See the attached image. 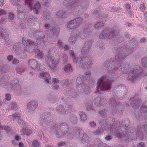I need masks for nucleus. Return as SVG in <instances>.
<instances>
[{
	"label": "nucleus",
	"instance_id": "4c0bfd02",
	"mask_svg": "<svg viewBox=\"0 0 147 147\" xmlns=\"http://www.w3.org/2000/svg\"><path fill=\"white\" fill-rule=\"evenodd\" d=\"M103 129L98 127L97 130L93 132V133L95 135H100L103 133Z\"/></svg>",
	"mask_w": 147,
	"mask_h": 147
},
{
	"label": "nucleus",
	"instance_id": "6e6552de",
	"mask_svg": "<svg viewBox=\"0 0 147 147\" xmlns=\"http://www.w3.org/2000/svg\"><path fill=\"white\" fill-rule=\"evenodd\" d=\"M68 0H65L63 2V4L67 6V8L71 12L79 11L81 10L82 7L80 5L77 3H72L69 5L68 3Z\"/></svg>",
	"mask_w": 147,
	"mask_h": 147
},
{
	"label": "nucleus",
	"instance_id": "a211bd4d",
	"mask_svg": "<svg viewBox=\"0 0 147 147\" xmlns=\"http://www.w3.org/2000/svg\"><path fill=\"white\" fill-rule=\"evenodd\" d=\"M138 108V111L140 109L142 115L144 117L147 114V100L144 102L140 108L138 107L137 109Z\"/></svg>",
	"mask_w": 147,
	"mask_h": 147
},
{
	"label": "nucleus",
	"instance_id": "c03bdc74",
	"mask_svg": "<svg viewBox=\"0 0 147 147\" xmlns=\"http://www.w3.org/2000/svg\"><path fill=\"white\" fill-rule=\"evenodd\" d=\"M10 108L12 110H16L18 108V105L15 102H13L10 104Z\"/></svg>",
	"mask_w": 147,
	"mask_h": 147
},
{
	"label": "nucleus",
	"instance_id": "f8f14e48",
	"mask_svg": "<svg viewBox=\"0 0 147 147\" xmlns=\"http://www.w3.org/2000/svg\"><path fill=\"white\" fill-rule=\"evenodd\" d=\"M38 102L35 100H31L27 104V110L30 114H33L38 106Z\"/></svg>",
	"mask_w": 147,
	"mask_h": 147
},
{
	"label": "nucleus",
	"instance_id": "20e7f679",
	"mask_svg": "<svg viewBox=\"0 0 147 147\" xmlns=\"http://www.w3.org/2000/svg\"><path fill=\"white\" fill-rule=\"evenodd\" d=\"M111 85V80L107 76L99 79L97 83V89L98 91L109 90Z\"/></svg>",
	"mask_w": 147,
	"mask_h": 147
},
{
	"label": "nucleus",
	"instance_id": "774afa93",
	"mask_svg": "<svg viewBox=\"0 0 147 147\" xmlns=\"http://www.w3.org/2000/svg\"><path fill=\"white\" fill-rule=\"evenodd\" d=\"M99 114L102 116H105L106 114V111L105 110H102L99 112Z\"/></svg>",
	"mask_w": 147,
	"mask_h": 147
},
{
	"label": "nucleus",
	"instance_id": "e2e57ef3",
	"mask_svg": "<svg viewBox=\"0 0 147 147\" xmlns=\"http://www.w3.org/2000/svg\"><path fill=\"white\" fill-rule=\"evenodd\" d=\"M50 14L49 13H46L44 16L45 18L46 19L49 20L51 18Z\"/></svg>",
	"mask_w": 147,
	"mask_h": 147
},
{
	"label": "nucleus",
	"instance_id": "1a4fd4ad",
	"mask_svg": "<svg viewBox=\"0 0 147 147\" xmlns=\"http://www.w3.org/2000/svg\"><path fill=\"white\" fill-rule=\"evenodd\" d=\"M75 136L77 137H80L82 143H87L90 141L89 137L80 128H77Z\"/></svg>",
	"mask_w": 147,
	"mask_h": 147
},
{
	"label": "nucleus",
	"instance_id": "72a5a7b5",
	"mask_svg": "<svg viewBox=\"0 0 147 147\" xmlns=\"http://www.w3.org/2000/svg\"><path fill=\"white\" fill-rule=\"evenodd\" d=\"M130 67L129 65H126L125 67H123L120 70L124 74H126L129 70Z\"/></svg>",
	"mask_w": 147,
	"mask_h": 147
},
{
	"label": "nucleus",
	"instance_id": "7ed1b4c3",
	"mask_svg": "<svg viewBox=\"0 0 147 147\" xmlns=\"http://www.w3.org/2000/svg\"><path fill=\"white\" fill-rule=\"evenodd\" d=\"M74 63H76V65L79 67H82L84 69L90 68V66L92 63L91 57L86 56L83 58L75 57L73 59Z\"/></svg>",
	"mask_w": 147,
	"mask_h": 147
},
{
	"label": "nucleus",
	"instance_id": "37998d69",
	"mask_svg": "<svg viewBox=\"0 0 147 147\" xmlns=\"http://www.w3.org/2000/svg\"><path fill=\"white\" fill-rule=\"evenodd\" d=\"M57 45L59 49H62L64 46L63 43L61 40H59L57 41Z\"/></svg>",
	"mask_w": 147,
	"mask_h": 147
},
{
	"label": "nucleus",
	"instance_id": "0e129e2a",
	"mask_svg": "<svg viewBox=\"0 0 147 147\" xmlns=\"http://www.w3.org/2000/svg\"><path fill=\"white\" fill-rule=\"evenodd\" d=\"M68 83V80L67 79H65L62 81V85L63 86L67 85Z\"/></svg>",
	"mask_w": 147,
	"mask_h": 147
},
{
	"label": "nucleus",
	"instance_id": "b1692460",
	"mask_svg": "<svg viewBox=\"0 0 147 147\" xmlns=\"http://www.w3.org/2000/svg\"><path fill=\"white\" fill-rule=\"evenodd\" d=\"M21 48V46H19L16 48L14 47L15 53L16 54L20 55V57L26 56L25 49H24L23 51H22Z\"/></svg>",
	"mask_w": 147,
	"mask_h": 147
},
{
	"label": "nucleus",
	"instance_id": "69168bd1",
	"mask_svg": "<svg viewBox=\"0 0 147 147\" xmlns=\"http://www.w3.org/2000/svg\"><path fill=\"white\" fill-rule=\"evenodd\" d=\"M52 80L53 84H57L59 82V81L58 79L55 78H53Z\"/></svg>",
	"mask_w": 147,
	"mask_h": 147
},
{
	"label": "nucleus",
	"instance_id": "7c9ffc66",
	"mask_svg": "<svg viewBox=\"0 0 147 147\" xmlns=\"http://www.w3.org/2000/svg\"><path fill=\"white\" fill-rule=\"evenodd\" d=\"M80 119L82 121H86L88 119V117L86 114L83 112H81L80 113Z\"/></svg>",
	"mask_w": 147,
	"mask_h": 147
},
{
	"label": "nucleus",
	"instance_id": "cd10ccee",
	"mask_svg": "<svg viewBox=\"0 0 147 147\" xmlns=\"http://www.w3.org/2000/svg\"><path fill=\"white\" fill-rule=\"evenodd\" d=\"M37 62L35 59H32L30 60L28 63V65L31 67L35 71L37 68Z\"/></svg>",
	"mask_w": 147,
	"mask_h": 147
},
{
	"label": "nucleus",
	"instance_id": "bf43d9fd",
	"mask_svg": "<svg viewBox=\"0 0 147 147\" xmlns=\"http://www.w3.org/2000/svg\"><path fill=\"white\" fill-rule=\"evenodd\" d=\"M89 125L91 127L94 128L96 126V124L95 122L91 121L89 122Z\"/></svg>",
	"mask_w": 147,
	"mask_h": 147
},
{
	"label": "nucleus",
	"instance_id": "6ab92c4d",
	"mask_svg": "<svg viewBox=\"0 0 147 147\" xmlns=\"http://www.w3.org/2000/svg\"><path fill=\"white\" fill-rule=\"evenodd\" d=\"M22 113V112L20 111L16 113L13 115V117L17 121L19 124L20 125H23L24 123H25L21 119V114Z\"/></svg>",
	"mask_w": 147,
	"mask_h": 147
},
{
	"label": "nucleus",
	"instance_id": "8fccbe9b",
	"mask_svg": "<svg viewBox=\"0 0 147 147\" xmlns=\"http://www.w3.org/2000/svg\"><path fill=\"white\" fill-rule=\"evenodd\" d=\"M141 62L142 65L145 67H147V57H144L142 59Z\"/></svg>",
	"mask_w": 147,
	"mask_h": 147
},
{
	"label": "nucleus",
	"instance_id": "c85d7f7f",
	"mask_svg": "<svg viewBox=\"0 0 147 147\" xmlns=\"http://www.w3.org/2000/svg\"><path fill=\"white\" fill-rule=\"evenodd\" d=\"M40 5L38 2L34 4L33 9L34 12L36 14H38L39 13L40 9Z\"/></svg>",
	"mask_w": 147,
	"mask_h": 147
},
{
	"label": "nucleus",
	"instance_id": "ea45409f",
	"mask_svg": "<svg viewBox=\"0 0 147 147\" xmlns=\"http://www.w3.org/2000/svg\"><path fill=\"white\" fill-rule=\"evenodd\" d=\"M111 105L113 107L116 108L118 105V103L116 102V100L113 98H111L110 101Z\"/></svg>",
	"mask_w": 147,
	"mask_h": 147
},
{
	"label": "nucleus",
	"instance_id": "f704fd0d",
	"mask_svg": "<svg viewBox=\"0 0 147 147\" xmlns=\"http://www.w3.org/2000/svg\"><path fill=\"white\" fill-rule=\"evenodd\" d=\"M89 26H88L87 27H86L87 30H85L84 31V32L80 36V37L82 39H84L88 35V30L89 29Z\"/></svg>",
	"mask_w": 147,
	"mask_h": 147
},
{
	"label": "nucleus",
	"instance_id": "5fc2aeb1",
	"mask_svg": "<svg viewBox=\"0 0 147 147\" xmlns=\"http://www.w3.org/2000/svg\"><path fill=\"white\" fill-rule=\"evenodd\" d=\"M86 109L88 111H93L94 110V109H93V108L92 107V105L91 104L90 105L88 104H86Z\"/></svg>",
	"mask_w": 147,
	"mask_h": 147
},
{
	"label": "nucleus",
	"instance_id": "09e8293b",
	"mask_svg": "<svg viewBox=\"0 0 147 147\" xmlns=\"http://www.w3.org/2000/svg\"><path fill=\"white\" fill-rule=\"evenodd\" d=\"M140 111H137V109L135 110V111L134 112V117L136 118L138 120L140 119V115L139 114Z\"/></svg>",
	"mask_w": 147,
	"mask_h": 147
},
{
	"label": "nucleus",
	"instance_id": "4d7b16f0",
	"mask_svg": "<svg viewBox=\"0 0 147 147\" xmlns=\"http://www.w3.org/2000/svg\"><path fill=\"white\" fill-rule=\"evenodd\" d=\"M105 47L104 46H102V47L99 48L97 50L98 51H100V55H102L103 53V51L105 49Z\"/></svg>",
	"mask_w": 147,
	"mask_h": 147
},
{
	"label": "nucleus",
	"instance_id": "4468645a",
	"mask_svg": "<svg viewBox=\"0 0 147 147\" xmlns=\"http://www.w3.org/2000/svg\"><path fill=\"white\" fill-rule=\"evenodd\" d=\"M39 36L37 39L36 44L37 45H40L43 46L45 43L46 39L45 38V36L42 31H41L38 34Z\"/></svg>",
	"mask_w": 147,
	"mask_h": 147
},
{
	"label": "nucleus",
	"instance_id": "ddd939ff",
	"mask_svg": "<svg viewBox=\"0 0 147 147\" xmlns=\"http://www.w3.org/2000/svg\"><path fill=\"white\" fill-rule=\"evenodd\" d=\"M21 125L23 126V127L21 130L20 131L24 135L29 136L32 133V131L31 130V129L26 123H25V124L24 123L23 125L22 124Z\"/></svg>",
	"mask_w": 147,
	"mask_h": 147
},
{
	"label": "nucleus",
	"instance_id": "58836bf2",
	"mask_svg": "<svg viewBox=\"0 0 147 147\" xmlns=\"http://www.w3.org/2000/svg\"><path fill=\"white\" fill-rule=\"evenodd\" d=\"M37 19L36 18H34L32 15H29L28 18V21L30 23L34 22L35 21H37Z\"/></svg>",
	"mask_w": 147,
	"mask_h": 147
},
{
	"label": "nucleus",
	"instance_id": "a19ab883",
	"mask_svg": "<svg viewBox=\"0 0 147 147\" xmlns=\"http://www.w3.org/2000/svg\"><path fill=\"white\" fill-rule=\"evenodd\" d=\"M131 42V47L133 49H134L137 47L138 46V43L136 41H135V40L133 39L130 41Z\"/></svg>",
	"mask_w": 147,
	"mask_h": 147
},
{
	"label": "nucleus",
	"instance_id": "412c9836",
	"mask_svg": "<svg viewBox=\"0 0 147 147\" xmlns=\"http://www.w3.org/2000/svg\"><path fill=\"white\" fill-rule=\"evenodd\" d=\"M40 119L46 124H48L52 121H51L50 116L46 113L42 114L41 115Z\"/></svg>",
	"mask_w": 147,
	"mask_h": 147
},
{
	"label": "nucleus",
	"instance_id": "9b49d317",
	"mask_svg": "<svg viewBox=\"0 0 147 147\" xmlns=\"http://www.w3.org/2000/svg\"><path fill=\"white\" fill-rule=\"evenodd\" d=\"M118 32V30L117 29L115 28V29L111 31L109 34V31L106 29H104L103 31L102 34L99 36V38L100 39H105L107 38L109 39L111 38V36L114 34L112 36L116 35Z\"/></svg>",
	"mask_w": 147,
	"mask_h": 147
},
{
	"label": "nucleus",
	"instance_id": "f3484780",
	"mask_svg": "<svg viewBox=\"0 0 147 147\" xmlns=\"http://www.w3.org/2000/svg\"><path fill=\"white\" fill-rule=\"evenodd\" d=\"M86 81V77L84 76H80L78 77L76 79V83L79 87H83L85 85Z\"/></svg>",
	"mask_w": 147,
	"mask_h": 147
},
{
	"label": "nucleus",
	"instance_id": "9d476101",
	"mask_svg": "<svg viewBox=\"0 0 147 147\" xmlns=\"http://www.w3.org/2000/svg\"><path fill=\"white\" fill-rule=\"evenodd\" d=\"M68 131L67 125L64 123H62L57 127L56 135L57 137L59 138L64 136Z\"/></svg>",
	"mask_w": 147,
	"mask_h": 147
},
{
	"label": "nucleus",
	"instance_id": "2eb2a0df",
	"mask_svg": "<svg viewBox=\"0 0 147 147\" xmlns=\"http://www.w3.org/2000/svg\"><path fill=\"white\" fill-rule=\"evenodd\" d=\"M92 43V41L90 40H87L86 42L81 50L82 53L86 54L88 53L91 47Z\"/></svg>",
	"mask_w": 147,
	"mask_h": 147
},
{
	"label": "nucleus",
	"instance_id": "680f3d73",
	"mask_svg": "<svg viewBox=\"0 0 147 147\" xmlns=\"http://www.w3.org/2000/svg\"><path fill=\"white\" fill-rule=\"evenodd\" d=\"M14 18V14L12 12H10L9 14V19L10 20H13Z\"/></svg>",
	"mask_w": 147,
	"mask_h": 147
},
{
	"label": "nucleus",
	"instance_id": "3c124183",
	"mask_svg": "<svg viewBox=\"0 0 147 147\" xmlns=\"http://www.w3.org/2000/svg\"><path fill=\"white\" fill-rule=\"evenodd\" d=\"M70 121L72 123H76L77 121V117L74 115H72L70 118Z\"/></svg>",
	"mask_w": 147,
	"mask_h": 147
},
{
	"label": "nucleus",
	"instance_id": "5701e85b",
	"mask_svg": "<svg viewBox=\"0 0 147 147\" xmlns=\"http://www.w3.org/2000/svg\"><path fill=\"white\" fill-rule=\"evenodd\" d=\"M22 41L23 44L25 46H30L32 47V46H34V48L35 49L37 48L36 46L34 45V42L31 40H26L25 38H23L22 39Z\"/></svg>",
	"mask_w": 147,
	"mask_h": 147
},
{
	"label": "nucleus",
	"instance_id": "864d4df0",
	"mask_svg": "<svg viewBox=\"0 0 147 147\" xmlns=\"http://www.w3.org/2000/svg\"><path fill=\"white\" fill-rule=\"evenodd\" d=\"M141 102V99H140L139 98L137 99V100H135L134 107H137L138 106V105H139L140 103Z\"/></svg>",
	"mask_w": 147,
	"mask_h": 147
},
{
	"label": "nucleus",
	"instance_id": "4be33fe9",
	"mask_svg": "<svg viewBox=\"0 0 147 147\" xmlns=\"http://www.w3.org/2000/svg\"><path fill=\"white\" fill-rule=\"evenodd\" d=\"M51 29L50 33L55 36H56L60 32L59 28L57 25L52 26Z\"/></svg>",
	"mask_w": 147,
	"mask_h": 147
},
{
	"label": "nucleus",
	"instance_id": "473e14b6",
	"mask_svg": "<svg viewBox=\"0 0 147 147\" xmlns=\"http://www.w3.org/2000/svg\"><path fill=\"white\" fill-rule=\"evenodd\" d=\"M67 92L69 96L73 98H75L78 95L77 93L73 90H69Z\"/></svg>",
	"mask_w": 147,
	"mask_h": 147
},
{
	"label": "nucleus",
	"instance_id": "79ce46f5",
	"mask_svg": "<svg viewBox=\"0 0 147 147\" xmlns=\"http://www.w3.org/2000/svg\"><path fill=\"white\" fill-rule=\"evenodd\" d=\"M25 68L24 67L19 66L17 68V71L18 73L20 74L25 71Z\"/></svg>",
	"mask_w": 147,
	"mask_h": 147
},
{
	"label": "nucleus",
	"instance_id": "6e6d98bb",
	"mask_svg": "<svg viewBox=\"0 0 147 147\" xmlns=\"http://www.w3.org/2000/svg\"><path fill=\"white\" fill-rule=\"evenodd\" d=\"M41 3L45 6H48L49 5L48 0H41Z\"/></svg>",
	"mask_w": 147,
	"mask_h": 147
},
{
	"label": "nucleus",
	"instance_id": "2f4dec72",
	"mask_svg": "<svg viewBox=\"0 0 147 147\" xmlns=\"http://www.w3.org/2000/svg\"><path fill=\"white\" fill-rule=\"evenodd\" d=\"M45 65L43 63H40L38 65H37L35 71H42L45 70Z\"/></svg>",
	"mask_w": 147,
	"mask_h": 147
},
{
	"label": "nucleus",
	"instance_id": "603ef678",
	"mask_svg": "<svg viewBox=\"0 0 147 147\" xmlns=\"http://www.w3.org/2000/svg\"><path fill=\"white\" fill-rule=\"evenodd\" d=\"M24 7L23 5L19 6L17 8V11L18 13H21L24 11Z\"/></svg>",
	"mask_w": 147,
	"mask_h": 147
},
{
	"label": "nucleus",
	"instance_id": "bb28decb",
	"mask_svg": "<svg viewBox=\"0 0 147 147\" xmlns=\"http://www.w3.org/2000/svg\"><path fill=\"white\" fill-rule=\"evenodd\" d=\"M62 71L63 73H69L72 72L73 69L71 65L67 63L62 68Z\"/></svg>",
	"mask_w": 147,
	"mask_h": 147
},
{
	"label": "nucleus",
	"instance_id": "aec40b11",
	"mask_svg": "<svg viewBox=\"0 0 147 147\" xmlns=\"http://www.w3.org/2000/svg\"><path fill=\"white\" fill-rule=\"evenodd\" d=\"M106 102V99L104 98H101L100 97L96 98L94 100V104L100 107Z\"/></svg>",
	"mask_w": 147,
	"mask_h": 147
},
{
	"label": "nucleus",
	"instance_id": "0eeeda50",
	"mask_svg": "<svg viewBox=\"0 0 147 147\" xmlns=\"http://www.w3.org/2000/svg\"><path fill=\"white\" fill-rule=\"evenodd\" d=\"M83 19L82 18L79 17L68 22L66 24V28L69 30L76 29L82 24Z\"/></svg>",
	"mask_w": 147,
	"mask_h": 147
},
{
	"label": "nucleus",
	"instance_id": "e433bc0d",
	"mask_svg": "<svg viewBox=\"0 0 147 147\" xmlns=\"http://www.w3.org/2000/svg\"><path fill=\"white\" fill-rule=\"evenodd\" d=\"M105 24V23L104 21L98 22L95 24L94 27L96 28H99L103 26Z\"/></svg>",
	"mask_w": 147,
	"mask_h": 147
},
{
	"label": "nucleus",
	"instance_id": "dca6fc26",
	"mask_svg": "<svg viewBox=\"0 0 147 147\" xmlns=\"http://www.w3.org/2000/svg\"><path fill=\"white\" fill-rule=\"evenodd\" d=\"M79 34L78 31H76L72 32L69 39V43L71 45L74 44Z\"/></svg>",
	"mask_w": 147,
	"mask_h": 147
},
{
	"label": "nucleus",
	"instance_id": "de8ad7c7",
	"mask_svg": "<svg viewBox=\"0 0 147 147\" xmlns=\"http://www.w3.org/2000/svg\"><path fill=\"white\" fill-rule=\"evenodd\" d=\"M82 88L84 89L83 92L82 93L83 94L86 95L88 94L89 92V88L86 86L85 85V86H84L82 87Z\"/></svg>",
	"mask_w": 147,
	"mask_h": 147
},
{
	"label": "nucleus",
	"instance_id": "c756f323",
	"mask_svg": "<svg viewBox=\"0 0 147 147\" xmlns=\"http://www.w3.org/2000/svg\"><path fill=\"white\" fill-rule=\"evenodd\" d=\"M66 12L64 11V10H61L59 11L56 14V16L59 17L66 18L67 15H66Z\"/></svg>",
	"mask_w": 147,
	"mask_h": 147
},
{
	"label": "nucleus",
	"instance_id": "13d9d810",
	"mask_svg": "<svg viewBox=\"0 0 147 147\" xmlns=\"http://www.w3.org/2000/svg\"><path fill=\"white\" fill-rule=\"evenodd\" d=\"M39 146V144L37 141H34L32 142V146L33 147H38Z\"/></svg>",
	"mask_w": 147,
	"mask_h": 147
},
{
	"label": "nucleus",
	"instance_id": "f257e3e1",
	"mask_svg": "<svg viewBox=\"0 0 147 147\" xmlns=\"http://www.w3.org/2000/svg\"><path fill=\"white\" fill-rule=\"evenodd\" d=\"M100 125L108 132L112 134L113 133L115 136L124 140L129 139H135L137 137V131L134 129L127 130L125 132H122V128L119 127L120 122L114 118H104L100 122ZM137 131L139 138L142 139L143 135L140 126L138 127Z\"/></svg>",
	"mask_w": 147,
	"mask_h": 147
},
{
	"label": "nucleus",
	"instance_id": "f03ea898",
	"mask_svg": "<svg viewBox=\"0 0 147 147\" xmlns=\"http://www.w3.org/2000/svg\"><path fill=\"white\" fill-rule=\"evenodd\" d=\"M122 51L116 55L114 59L115 61L113 59H111L106 62L107 63V69L109 73L115 72L121 66L120 61L131 52L129 49H124Z\"/></svg>",
	"mask_w": 147,
	"mask_h": 147
},
{
	"label": "nucleus",
	"instance_id": "052dcab7",
	"mask_svg": "<svg viewBox=\"0 0 147 147\" xmlns=\"http://www.w3.org/2000/svg\"><path fill=\"white\" fill-rule=\"evenodd\" d=\"M107 147V145L106 144L100 141L98 144V147Z\"/></svg>",
	"mask_w": 147,
	"mask_h": 147
},
{
	"label": "nucleus",
	"instance_id": "338daca9",
	"mask_svg": "<svg viewBox=\"0 0 147 147\" xmlns=\"http://www.w3.org/2000/svg\"><path fill=\"white\" fill-rule=\"evenodd\" d=\"M69 54L70 55L71 57H72L73 58V59L74 58H75V57H76L75 55V54L74 53V51L72 50H70L69 51Z\"/></svg>",
	"mask_w": 147,
	"mask_h": 147
},
{
	"label": "nucleus",
	"instance_id": "39448f33",
	"mask_svg": "<svg viewBox=\"0 0 147 147\" xmlns=\"http://www.w3.org/2000/svg\"><path fill=\"white\" fill-rule=\"evenodd\" d=\"M143 69L139 66L135 65L129 72L128 79L132 82L135 81L137 77L145 76Z\"/></svg>",
	"mask_w": 147,
	"mask_h": 147
},
{
	"label": "nucleus",
	"instance_id": "c9c22d12",
	"mask_svg": "<svg viewBox=\"0 0 147 147\" xmlns=\"http://www.w3.org/2000/svg\"><path fill=\"white\" fill-rule=\"evenodd\" d=\"M34 0H25V2L26 5L28 7L29 10L32 8V5L33 2Z\"/></svg>",
	"mask_w": 147,
	"mask_h": 147
},
{
	"label": "nucleus",
	"instance_id": "a878e982",
	"mask_svg": "<svg viewBox=\"0 0 147 147\" xmlns=\"http://www.w3.org/2000/svg\"><path fill=\"white\" fill-rule=\"evenodd\" d=\"M40 77L42 78L45 79L46 81L48 83L50 82L51 76L49 73L46 72H42L40 73Z\"/></svg>",
	"mask_w": 147,
	"mask_h": 147
},
{
	"label": "nucleus",
	"instance_id": "393cba45",
	"mask_svg": "<svg viewBox=\"0 0 147 147\" xmlns=\"http://www.w3.org/2000/svg\"><path fill=\"white\" fill-rule=\"evenodd\" d=\"M7 30L5 28H0V38L4 37V39L6 42L9 41V39L6 33Z\"/></svg>",
	"mask_w": 147,
	"mask_h": 147
},
{
	"label": "nucleus",
	"instance_id": "423d86ee",
	"mask_svg": "<svg viewBox=\"0 0 147 147\" xmlns=\"http://www.w3.org/2000/svg\"><path fill=\"white\" fill-rule=\"evenodd\" d=\"M55 51L51 49L49 50V53L46 58V62L48 65L51 69L54 70L57 67L58 61L53 57Z\"/></svg>",
	"mask_w": 147,
	"mask_h": 147
},
{
	"label": "nucleus",
	"instance_id": "49530a36",
	"mask_svg": "<svg viewBox=\"0 0 147 147\" xmlns=\"http://www.w3.org/2000/svg\"><path fill=\"white\" fill-rule=\"evenodd\" d=\"M19 82V80L18 79H16L13 80L11 84L12 87L13 88L14 87L18 86Z\"/></svg>",
	"mask_w": 147,
	"mask_h": 147
},
{
	"label": "nucleus",
	"instance_id": "a18cd8bd",
	"mask_svg": "<svg viewBox=\"0 0 147 147\" xmlns=\"http://www.w3.org/2000/svg\"><path fill=\"white\" fill-rule=\"evenodd\" d=\"M61 58L62 60L64 63H66L68 61V56L66 54H63L61 56Z\"/></svg>",
	"mask_w": 147,
	"mask_h": 147
}]
</instances>
